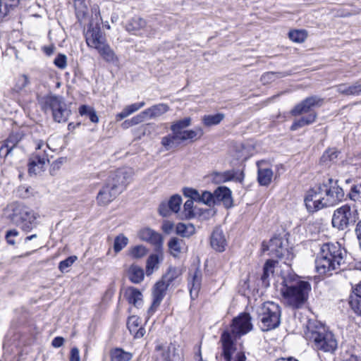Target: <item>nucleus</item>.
I'll return each instance as SVG.
<instances>
[{"instance_id":"6ab92c4d","label":"nucleus","mask_w":361,"mask_h":361,"mask_svg":"<svg viewBox=\"0 0 361 361\" xmlns=\"http://www.w3.org/2000/svg\"><path fill=\"white\" fill-rule=\"evenodd\" d=\"M215 204L222 203L225 207L230 208L233 205L231 191L225 186L219 187L214 191Z\"/></svg>"},{"instance_id":"1a4fd4ad","label":"nucleus","mask_w":361,"mask_h":361,"mask_svg":"<svg viewBox=\"0 0 361 361\" xmlns=\"http://www.w3.org/2000/svg\"><path fill=\"white\" fill-rule=\"evenodd\" d=\"M43 108L52 111L54 120L58 123L66 122L71 114V111L61 97L51 95L44 98Z\"/></svg>"},{"instance_id":"f8f14e48","label":"nucleus","mask_w":361,"mask_h":361,"mask_svg":"<svg viewBox=\"0 0 361 361\" xmlns=\"http://www.w3.org/2000/svg\"><path fill=\"white\" fill-rule=\"evenodd\" d=\"M231 333L235 336H241L247 334L252 329L251 317L248 313H242L233 319L231 326Z\"/></svg>"},{"instance_id":"4c0bfd02","label":"nucleus","mask_w":361,"mask_h":361,"mask_svg":"<svg viewBox=\"0 0 361 361\" xmlns=\"http://www.w3.org/2000/svg\"><path fill=\"white\" fill-rule=\"evenodd\" d=\"M78 112L80 116H86L89 118L91 122L97 123L99 122V117L94 109L90 106L82 104L78 109Z\"/></svg>"},{"instance_id":"8fccbe9b","label":"nucleus","mask_w":361,"mask_h":361,"mask_svg":"<svg viewBox=\"0 0 361 361\" xmlns=\"http://www.w3.org/2000/svg\"><path fill=\"white\" fill-rule=\"evenodd\" d=\"M128 243V239L123 234H120L114 239V250L115 252H119Z\"/></svg>"},{"instance_id":"b1692460","label":"nucleus","mask_w":361,"mask_h":361,"mask_svg":"<svg viewBox=\"0 0 361 361\" xmlns=\"http://www.w3.org/2000/svg\"><path fill=\"white\" fill-rule=\"evenodd\" d=\"M140 319L136 316H131L128 319V329L135 338H140L145 334V328L140 326Z\"/></svg>"},{"instance_id":"338daca9","label":"nucleus","mask_w":361,"mask_h":361,"mask_svg":"<svg viewBox=\"0 0 361 361\" xmlns=\"http://www.w3.org/2000/svg\"><path fill=\"white\" fill-rule=\"evenodd\" d=\"M145 118H147V116L145 114H144V111H143L141 113H140L139 114L133 116V118H131L130 119L131 120V123H133V126H135V125L142 123Z\"/></svg>"},{"instance_id":"9d476101","label":"nucleus","mask_w":361,"mask_h":361,"mask_svg":"<svg viewBox=\"0 0 361 361\" xmlns=\"http://www.w3.org/2000/svg\"><path fill=\"white\" fill-rule=\"evenodd\" d=\"M324 195V200L328 207L334 206L340 202L344 197L343 190L338 185V180L329 178L326 183L322 185Z\"/></svg>"},{"instance_id":"4d7b16f0","label":"nucleus","mask_w":361,"mask_h":361,"mask_svg":"<svg viewBox=\"0 0 361 361\" xmlns=\"http://www.w3.org/2000/svg\"><path fill=\"white\" fill-rule=\"evenodd\" d=\"M338 157V152L334 149L326 150L321 157V161L327 164L329 161H334Z\"/></svg>"},{"instance_id":"e433bc0d","label":"nucleus","mask_w":361,"mask_h":361,"mask_svg":"<svg viewBox=\"0 0 361 361\" xmlns=\"http://www.w3.org/2000/svg\"><path fill=\"white\" fill-rule=\"evenodd\" d=\"M273 177V171L269 168L258 169L257 180L261 185L267 186L270 184Z\"/></svg>"},{"instance_id":"79ce46f5","label":"nucleus","mask_w":361,"mask_h":361,"mask_svg":"<svg viewBox=\"0 0 361 361\" xmlns=\"http://www.w3.org/2000/svg\"><path fill=\"white\" fill-rule=\"evenodd\" d=\"M225 118L223 113H218L214 115H204L202 117V123L205 126L210 127L219 124Z\"/></svg>"},{"instance_id":"09e8293b","label":"nucleus","mask_w":361,"mask_h":361,"mask_svg":"<svg viewBox=\"0 0 361 361\" xmlns=\"http://www.w3.org/2000/svg\"><path fill=\"white\" fill-rule=\"evenodd\" d=\"M23 137V134L22 132H13L4 142L13 149L22 140Z\"/></svg>"},{"instance_id":"603ef678","label":"nucleus","mask_w":361,"mask_h":361,"mask_svg":"<svg viewBox=\"0 0 361 361\" xmlns=\"http://www.w3.org/2000/svg\"><path fill=\"white\" fill-rule=\"evenodd\" d=\"M214 180L216 182H227L234 178V173L233 171H227L224 173H214Z\"/></svg>"},{"instance_id":"f03ea898","label":"nucleus","mask_w":361,"mask_h":361,"mask_svg":"<svg viewBox=\"0 0 361 361\" xmlns=\"http://www.w3.org/2000/svg\"><path fill=\"white\" fill-rule=\"evenodd\" d=\"M346 252L338 243H325L315 260L316 269L320 274L331 275L345 263Z\"/></svg>"},{"instance_id":"a878e982","label":"nucleus","mask_w":361,"mask_h":361,"mask_svg":"<svg viewBox=\"0 0 361 361\" xmlns=\"http://www.w3.org/2000/svg\"><path fill=\"white\" fill-rule=\"evenodd\" d=\"M276 261L272 259L267 260L263 267V274L261 276V281L263 286L269 287L270 285V279L274 275V266Z\"/></svg>"},{"instance_id":"a18cd8bd","label":"nucleus","mask_w":361,"mask_h":361,"mask_svg":"<svg viewBox=\"0 0 361 361\" xmlns=\"http://www.w3.org/2000/svg\"><path fill=\"white\" fill-rule=\"evenodd\" d=\"M191 124V118L190 117L185 118L173 122L171 126V130L173 133H181L182 130L190 126Z\"/></svg>"},{"instance_id":"7ed1b4c3","label":"nucleus","mask_w":361,"mask_h":361,"mask_svg":"<svg viewBox=\"0 0 361 361\" xmlns=\"http://www.w3.org/2000/svg\"><path fill=\"white\" fill-rule=\"evenodd\" d=\"M305 336L318 350L334 353L337 348L338 343L333 333L319 322L309 323Z\"/></svg>"},{"instance_id":"412c9836","label":"nucleus","mask_w":361,"mask_h":361,"mask_svg":"<svg viewBox=\"0 0 361 361\" xmlns=\"http://www.w3.org/2000/svg\"><path fill=\"white\" fill-rule=\"evenodd\" d=\"M210 243L212 247L218 252L225 250L227 245L223 231L220 228H216L211 236Z\"/></svg>"},{"instance_id":"72a5a7b5","label":"nucleus","mask_w":361,"mask_h":361,"mask_svg":"<svg viewBox=\"0 0 361 361\" xmlns=\"http://www.w3.org/2000/svg\"><path fill=\"white\" fill-rule=\"evenodd\" d=\"M19 0H0V21L18 6Z\"/></svg>"},{"instance_id":"39448f33","label":"nucleus","mask_w":361,"mask_h":361,"mask_svg":"<svg viewBox=\"0 0 361 361\" xmlns=\"http://www.w3.org/2000/svg\"><path fill=\"white\" fill-rule=\"evenodd\" d=\"M8 219L25 232L31 231L36 226L37 214L20 202H13L8 207Z\"/></svg>"},{"instance_id":"ddd939ff","label":"nucleus","mask_w":361,"mask_h":361,"mask_svg":"<svg viewBox=\"0 0 361 361\" xmlns=\"http://www.w3.org/2000/svg\"><path fill=\"white\" fill-rule=\"evenodd\" d=\"M85 41L90 48L97 49L106 43L105 37L103 35L99 26L90 25L85 34Z\"/></svg>"},{"instance_id":"c85d7f7f","label":"nucleus","mask_w":361,"mask_h":361,"mask_svg":"<svg viewBox=\"0 0 361 361\" xmlns=\"http://www.w3.org/2000/svg\"><path fill=\"white\" fill-rule=\"evenodd\" d=\"M336 91L345 95H360L361 82H357L351 85L341 84L336 87Z\"/></svg>"},{"instance_id":"20e7f679","label":"nucleus","mask_w":361,"mask_h":361,"mask_svg":"<svg viewBox=\"0 0 361 361\" xmlns=\"http://www.w3.org/2000/svg\"><path fill=\"white\" fill-rule=\"evenodd\" d=\"M323 104V98L314 95L307 97L295 105L290 111L292 116H296L307 113H309V114L307 116H303L298 120H295L290 126V130H296L305 126L313 123L316 121L317 115L314 111H312V109L314 107H320Z\"/></svg>"},{"instance_id":"052dcab7","label":"nucleus","mask_w":361,"mask_h":361,"mask_svg":"<svg viewBox=\"0 0 361 361\" xmlns=\"http://www.w3.org/2000/svg\"><path fill=\"white\" fill-rule=\"evenodd\" d=\"M208 206L215 204L214 192L212 194L210 192L204 191L201 194V202Z\"/></svg>"},{"instance_id":"4be33fe9","label":"nucleus","mask_w":361,"mask_h":361,"mask_svg":"<svg viewBox=\"0 0 361 361\" xmlns=\"http://www.w3.org/2000/svg\"><path fill=\"white\" fill-rule=\"evenodd\" d=\"M124 296L129 304L136 308H140L143 304L142 293L135 287H128L126 288Z\"/></svg>"},{"instance_id":"5701e85b","label":"nucleus","mask_w":361,"mask_h":361,"mask_svg":"<svg viewBox=\"0 0 361 361\" xmlns=\"http://www.w3.org/2000/svg\"><path fill=\"white\" fill-rule=\"evenodd\" d=\"M221 342L222 343L223 353L222 355L225 361H231V355L233 351V342L231 334L226 331H224L221 336Z\"/></svg>"},{"instance_id":"e2e57ef3","label":"nucleus","mask_w":361,"mask_h":361,"mask_svg":"<svg viewBox=\"0 0 361 361\" xmlns=\"http://www.w3.org/2000/svg\"><path fill=\"white\" fill-rule=\"evenodd\" d=\"M19 235V232L16 229H11L6 231L5 238L8 244L14 245L16 244L14 238Z\"/></svg>"},{"instance_id":"13d9d810","label":"nucleus","mask_w":361,"mask_h":361,"mask_svg":"<svg viewBox=\"0 0 361 361\" xmlns=\"http://www.w3.org/2000/svg\"><path fill=\"white\" fill-rule=\"evenodd\" d=\"M78 259L75 255L70 256L66 259L60 262L59 269L61 272H66L68 267H71L73 264Z\"/></svg>"},{"instance_id":"f257e3e1","label":"nucleus","mask_w":361,"mask_h":361,"mask_svg":"<svg viewBox=\"0 0 361 361\" xmlns=\"http://www.w3.org/2000/svg\"><path fill=\"white\" fill-rule=\"evenodd\" d=\"M281 293L285 303L293 309L300 308L307 300L311 285L301 281L295 275L288 274L283 278Z\"/></svg>"},{"instance_id":"2eb2a0df","label":"nucleus","mask_w":361,"mask_h":361,"mask_svg":"<svg viewBox=\"0 0 361 361\" xmlns=\"http://www.w3.org/2000/svg\"><path fill=\"white\" fill-rule=\"evenodd\" d=\"M169 287V286L162 280L155 284L153 290V301L148 310V314H153L155 312L163 300Z\"/></svg>"},{"instance_id":"c03bdc74","label":"nucleus","mask_w":361,"mask_h":361,"mask_svg":"<svg viewBox=\"0 0 361 361\" xmlns=\"http://www.w3.org/2000/svg\"><path fill=\"white\" fill-rule=\"evenodd\" d=\"M147 249L145 246L139 245L131 247L128 250V256L132 259H140L147 254Z\"/></svg>"},{"instance_id":"5fc2aeb1","label":"nucleus","mask_w":361,"mask_h":361,"mask_svg":"<svg viewBox=\"0 0 361 361\" xmlns=\"http://www.w3.org/2000/svg\"><path fill=\"white\" fill-rule=\"evenodd\" d=\"M323 190H322V185L315 187L311 190H310L305 197H310V196H312V199L316 200H324V195Z\"/></svg>"},{"instance_id":"a19ab883","label":"nucleus","mask_w":361,"mask_h":361,"mask_svg":"<svg viewBox=\"0 0 361 361\" xmlns=\"http://www.w3.org/2000/svg\"><path fill=\"white\" fill-rule=\"evenodd\" d=\"M176 231L178 235L184 238H188L195 233V228L191 224L179 223L176 227Z\"/></svg>"},{"instance_id":"2f4dec72","label":"nucleus","mask_w":361,"mask_h":361,"mask_svg":"<svg viewBox=\"0 0 361 361\" xmlns=\"http://www.w3.org/2000/svg\"><path fill=\"white\" fill-rule=\"evenodd\" d=\"M128 276L132 283L138 284L144 279V270L137 264H132L128 269Z\"/></svg>"},{"instance_id":"f3484780","label":"nucleus","mask_w":361,"mask_h":361,"mask_svg":"<svg viewBox=\"0 0 361 361\" xmlns=\"http://www.w3.org/2000/svg\"><path fill=\"white\" fill-rule=\"evenodd\" d=\"M282 244L281 238L274 237L268 243L263 242L262 249L264 252L269 251V255L271 256L281 258L283 255Z\"/></svg>"},{"instance_id":"aec40b11","label":"nucleus","mask_w":361,"mask_h":361,"mask_svg":"<svg viewBox=\"0 0 361 361\" xmlns=\"http://www.w3.org/2000/svg\"><path fill=\"white\" fill-rule=\"evenodd\" d=\"M202 282V272L199 269H196L193 273L190 274L188 279V286L190 290V297L195 300L200 290Z\"/></svg>"},{"instance_id":"393cba45","label":"nucleus","mask_w":361,"mask_h":361,"mask_svg":"<svg viewBox=\"0 0 361 361\" xmlns=\"http://www.w3.org/2000/svg\"><path fill=\"white\" fill-rule=\"evenodd\" d=\"M170 108L166 104L160 103L146 109L144 110V114H146L147 118L152 119L162 116Z\"/></svg>"},{"instance_id":"69168bd1","label":"nucleus","mask_w":361,"mask_h":361,"mask_svg":"<svg viewBox=\"0 0 361 361\" xmlns=\"http://www.w3.org/2000/svg\"><path fill=\"white\" fill-rule=\"evenodd\" d=\"M67 58L65 54H60L54 59V64L61 69H64L67 66Z\"/></svg>"},{"instance_id":"c756f323","label":"nucleus","mask_w":361,"mask_h":361,"mask_svg":"<svg viewBox=\"0 0 361 361\" xmlns=\"http://www.w3.org/2000/svg\"><path fill=\"white\" fill-rule=\"evenodd\" d=\"M351 309L358 315H361V282L356 286L354 295L349 301Z\"/></svg>"},{"instance_id":"bb28decb","label":"nucleus","mask_w":361,"mask_h":361,"mask_svg":"<svg viewBox=\"0 0 361 361\" xmlns=\"http://www.w3.org/2000/svg\"><path fill=\"white\" fill-rule=\"evenodd\" d=\"M182 142L178 133L169 134L161 138V144L168 151L176 148Z\"/></svg>"},{"instance_id":"49530a36","label":"nucleus","mask_w":361,"mask_h":361,"mask_svg":"<svg viewBox=\"0 0 361 361\" xmlns=\"http://www.w3.org/2000/svg\"><path fill=\"white\" fill-rule=\"evenodd\" d=\"M160 258L158 255L157 254H152L149 255L147 260V274L149 275L151 274L154 269H157L159 267V264L160 262Z\"/></svg>"},{"instance_id":"7c9ffc66","label":"nucleus","mask_w":361,"mask_h":361,"mask_svg":"<svg viewBox=\"0 0 361 361\" xmlns=\"http://www.w3.org/2000/svg\"><path fill=\"white\" fill-rule=\"evenodd\" d=\"M168 247L170 254L174 257H178L185 248V242L182 239L173 237L169 241Z\"/></svg>"},{"instance_id":"dca6fc26","label":"nucleus","mask_w":361,"mask_h":361,"mask_svg":"<svg viewBox=\"0 0 361 361\" xmlns=\"http://www.w3.org/2000/svg\"><path fill=\"white\" fill-rule=\"evenodd\" d=\"M120 193V190H117L115 185L113 186L111 183L106 180L104 186L99 192L97 199L100 204L106 205L115 199Z\"/></svg>"},{"instance_id":"4468645a","label":"nucleus","mask_w":361,"mask_h":361,"mask_svg":"<svg viewBox=\"0 0 361 361\" xmlns=\"http://www.w3.org/2000/svg\"><path fill=\"white\" fill-rule=\"evenodd\" d=\"M176 347L172 343H157L154 348L155 361H173Z\"/></svg>"},{"instance_id":"6e6552de","label":"nucleus","mask_w":361,"mask_h":361,"mask_svg":"<svg viewBox=\"0 0 361 361\" xmlns=\"http://www.w3.org/2000/svg\"><path fill=\"white\" fill-rule=\"evenodd\" d=\"M358 219L355 207L344 204L336 209L332 216V225L338 230H344L348 226L353 225Z\"/></svg>"},{"instance_id":"864d4df0","label":"nucleus","mask_w":361,"mask_h":361,"mask_svg":"<svg viewBox=\"0 0 361 361\" xmlns=\"http://www.w3.org/2000/svg\"><path fill=\"white\" fill-rule=\"evenodd\" d=\"M182 200L180 196L178 195H173L169 202L168 206L172 212L177 213L180 210Z\"/></svg>"},{"instance_id":"cd10ccee","label":"nucleus","mask_w":361,"mask_h":361,"mask_svg":"<svg viewBox=\"0 0 361 361\" xmlns=\"http://www.w3.org/2000/svg\"><path fill=\"white\" fill-rule=\"evenodd\" d=\"M97 50L106 62L111 63L113 64H116L118 62V59L115 52L106 42L102 44Z\"/></svg>"},{"instance_id":"bf43d9fd","label":"nucleus","mask_w":361,"mask_h":361,"mask_svg":"<svg viewBox=\"0 0 361 361\" xmlns=\"http://www.w3.org/2000/svg\"><path fill=\"white\" fill-rule=\"evenodd\" d=\"M193 204L192 200H188L183 205V216L186 219H191L195 216L193 212Z\"/></svg>"},{"instance_id":"ea45409f","label":"nucleus","mask_w":361,"mask_h":361,"mask_svg":"<svg viewBox=\"0 0 361 361\" xmlns=\"http://www.w3.org/2000/svg\"><path fill=\"white\" fill-rule=\"evenodd\" d=\"M182 274V270L179 267H169L166 273L163 276L161 280L167 285L170 286L171 283Z\"/></svg>"},{"instance_id":"37998d69","label":"nucleus","mask_w":361,"mask_h":361,"mask_svg":"<svg viewBox=\"0 0 361 361\" xmlns=\"http://www.w3.org/2000/svg\"><path fill=\"white\" fill-rule=\"evenodd\" d=\"M146 26V22L140 17L133 18L126 25V30L128 32H137L143 29Z\"/></svg>"},{"instance_id":"6e6d98bb","label":"nucleus","mask_w":361,"mask_h":361,"mask_svg":"<svg viewBox=\"0 0 361 361\" xmlns=\"http://www.w3.org/2000/svg\"><path fill=\"white\" fill-rule=\"evenodd\" d=\"M348 196L351 200L361 203V183L353 186Z\"/></svg>"},{"instance_id":"f704fd0d","label":"nucleus","mask_w":361,"mask_h":361,"mask_svg":"<svg viewBox=\"0 0 361 361\" xmlns=\"http://www.w3.org/2000/svg\"><path fill=\"white\" fill-rule=\"evenodd\" d=\"M133 357L131 353L125 351L120 348L111 349L110 351L111 361H130Z\"/></svg>"},{"instance_id":"680f3d73","label":"nucleus","mask_w":361,"mask_h":361,"mask_svg":"<svg viewBox=\"0 0 361 361\" xmlns=\"http://www.w3.org/2000/svg\"><path fill=\"white\" fill-rule=\"evenodd\" d=\"M30 84V80L27 75H21L18 77L16 84V88L18 90H22Z\"/></svg>"},{"instance_id":"a211bd4d","label":"nucleus","mask_w":361,"mask_h":361,"mask_svg":"<svg viewBox=\"0 0 361 361\" xmlns=\"http://www.w3.org/2000/svg\"><path fill=\"white\" fill-rule=\"evenodd\" d=\"M139 238L150 244L159 247L162 245L163 238L159 233L149 228H144L138 233Z\"/></svg>"},{"instance_id":"423d86ee","label":"nucleus","mask_w":361,"mask_h":361,"mask_svg":"<svg viewBox=\"0 0 361 361\" xmlns=\"http://www.w3.org/2000/svg\"><path fill=\"white\" fill-rule=\"evenodd\" d=\"M258 315L261 322L260 328L267 331L278 327L280 324V307L273 302H265L258 310Z\"/></svg>"},{"instance_id":"9b49d317","label":"nucleus","mask_w":361,"mask_h":361,"mask_svg":"<svg viewBox=\"0 0 361 361\" xmlns=\"http://www.w3.org/2000/svg\"><path fill=\"white\" fill-rule=\"evenodd\" d=\"M133 176V170L131 168L124 167L111 171L107 178V181L113 186H116L120 192L126 188V185L131 181Z\"/></svg>"},{"instance_id":"de8ad7c7","label":"nucleus","mask_w":361,"mask_h":361,"mask_svg":"<svg viewBox=\"0 0 361 361\" xmlns=\"http://www.w3.org/2000/svg\"><path fill=\"white\" fill-rule=\"evenodd\" d=\"M156 128V125L154 123H147L142 125L134 130L135 135L138 139H140L142 136L149 135L152 130Z\"/></svg>"},{"instance_id":"c9c22d12","label":"nucleus","mask_w":361,"mask_h":361,"mask_svg":"<svg viewBox=\"0 0 361 361\" xmlns=\"http://www.w3.org/2000/svg\"><path fill=\"white\" fill-rule=\"evenodd\" d=\"M312 197L311 195L310 197H305V204L307 209L310 212H314L328 207V205L325 204V200H316L312 199Z\"/></svg>"},{"instance_id":"774afa93","label":"nucleus","mask_w":361,"mask_h":361,"mask_svg":"<svg viewBox=\"0 0 361 361\" xmlns=\"http://www.w3.org/2000/svg\"><path fill=\"white\" fill-rule=\"evenodd\" d=\"M69 361H80V352L77 347L71 348Z\"/></svg>"},{"instance_id":"3c124183","label":"nucleus","mask_w":361,"mask_h":361,"mask_svg":"<svg viewBox=\"0 0 361 361\" xmlns=\"http://www.w3.org/2000/svg\"><path fill=\"white\" fill-rule=\"evenodd\" d=\"M289 38L295 42L300 43L305 40L307 38V32L305 30H293L288 33Z\"/></svg>"},{"instance_id":"0eeeda50","label":"nucleus","mask_w":361,"mask_h":361,"mask_svg":"<svg viewBox=\"0 0 361 361\" xmlns=\"http://www.w3.org/2000/svg\"><path fill=\"white\" fill-rule=\"evenodd\" d=\"M45 148H49V145L43 140L36 141V151L30 156L27 164L30 175H37L44 171L46 164L49 162Z\"/></svg>"},{"instance_id":"0e129e2a","label":"nucleus","mask_w":361,"mask_h":361,"mask_svg":"<svg viewBox=\"0 0 361 361\" xmlns=\"http://www.w3.org/2000/svg\"><path fill=\"white\" fill-rule=\"evenodd\" d=\"M13 149L4 142L0 147V157L4 159L9 156H12Z\"/></svg>"},{"instance_id":"58836bf2","label":"nucleus","mask_w":361,"mask_h":361,"mask_svg":"<svg viewBox=\"0 0 361 361\" xmlns=\"http://www.w3.org/2000/svg\"><path fill=\"white\" fill-rule=\"evenodd\" d=\"M204 134L203 130L201 128H197L195 130H183L179 133L180 138L182 142L188 140H194L200 138Z\"/></svg>"},{"instance_id":"473e14b6","label":"nucleus","mask_w":361,"mask_h":361,"mask_svg":"<svg viewBox=\"0 0 361 361\" xmlns=\"http://www.w3.org/2000/svg\"><path fill=\"white\" fill-rule=\"evenodd\" d=\"M145 105L144 102L134 103L130 105H128L123 108L121 112L118 113L116 116V119L117 121H121L123 118L129 116L134 112L138 111L141 108H142Z\"/></svg>"}]
</instances>
